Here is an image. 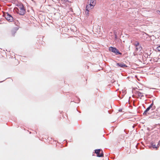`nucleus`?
<instances>
[{
  "instance_id": "obj_1",
  "label": "nucleus",
  "mask_w": 160,
  "mask_h": 160,
  "mask_svg": "<svg viewBox=\"0 0 160 160\" xmlns=\"http://www.w3.org/2000/svg\"><path fill=\"white\" fill-rule=\"evenodd\" d=\"M96 4V2L95 1H93L92 2H91L89 4L86 6V11L85 13L88 16L89 15L90 10L93 8Z\"/></svg>"
},
{
  "instance_id": "obj_2",
  "label": "nucleus",
  "mask_w": 160,
  "mask_h": 160,
  "mask_svg": "<svg viewBox=\"0 0 160 160\" xmlns=\"http://www.w3.org/2000/svg\"><path fill=\"white\" fill-rule=\"evenodd\" d=\"M16 11L17 13L20 15H23L26 12L24 7L22 4H20L18 7L17 8Z\"/></svg>"
},
{
  "instance_id": "obj_3",
  "label": "nucleus",
  "mask_w": 160,
  "mask_h": 160,
  "mask_svg": "<svg viewBox=\"0 0 160 160\" xmlns=\"http://www.w3.org/2000/svg\"><path fill=\"white\" fill-rule=\"evenodd\" d=\"M109 51L115 53L116 55L122 54V53L116 48L111 47L109 48Z\"/></svg>"
},
{
  "instance_id": "obj_4",
  "label": "nucleus",
  "mask_w": 160,
  "mask_h": 160,
  "mask_svg": "<svg viewBox=\"0 0 160 160\" xmlns=\"http://www.w3.org/2000/svg\"><path fill=\"white\" fill-rule=\"evenodd\" d=\"M6 19L9 22H11L13 21V17L8 13H6L4 14Z\"/></svg>"
},
{
  "instance_id": "obj_5",
  "label": "nucleus",
  "mask_w": 160,
  "mask_h": 160,
  "mask_svg": "<svg viewBox=\"0 0 160 160\" xmlns=\"http://www.w3.org/2000/svg\"><path fill=\"white\" fill-rule=\"evenodd\" d=\"M95 153L97 154L98 157H102L103 156L102 151L100 149L96 150Z\"/></svg>"
},
{
  "instance_id": "obj_6",
  "label": "nucleus",
  "mask_w": 160,
  "mask_h": 160,
  "mask_svg": "<svg viewBox=\"0 0 160 160\" xmlns=\"http://www.w3.org/2000/svg\"><path fill=\"white\" fill-rule=\"evenodd\" d=\"M117 66L118 67H121L123 68L127 67L126 64L123 63H117Z\"/></svg>"
},
{
  "instance_id": "obj_7",
  "label": "nucleus",
  "mask_w": 160,
  "mask_h": 160,
  "mask_svg": "<svg viewBox=\"0 0 160 160\" xmlns=\"http://www.w3.org/2000/svg\"><path fill=\"white\" fill-rule=\"evenodd\" d=\"M153 105V103L152 102L151 105L148 107V108L146 109L145 110V111L143 113V114L146 115L147 114V112L152 107V106Z\"/></svg>"
},
{
  "instance_id": "obj_8",
  "label": "nucleus",
  "mask_w": 160,
  "mask_h": 160,
  "mask_svg": "<svg viewBox=\"0 0 160 160\" xmlns=\"http://www.w3.org/2000/svg\"><path fill=\"white\" fill-rule=\"evenodd\" d=\"M136 47V48H135V52L136 53V54L137 55H138V51L139 50H141L142 47L141 46H139L138 47ZM138 54H139L138 53Z\"/></svg>"
},
{
  "instance_id": "obj_9",
  "label": "nucleus",
  "mask_w": 160,
  "mask_h": 160,
  "mask_svg": "<svg viewBox=\"0 0 160 160\" xmlns=\"http://www.w3.org/2000/svg\"><path fill=\"white\" fill-rule=\"evenodd\" d=\"M136 94L138 95V96L139 97H142L143 96V93L140 92L139 91H137L136 92Z\"/></svg>"
},
{
  "instance_id": "obj_10",
  "label": "nucleus",
  "mask_w": 160,
  "mask_h": 160,
  "mask_svg": "<svg viewBox=\"0 0 160 160\" xmlns=\"http://www.w3.org/2000/svg\"><path fill=\"white\" fill-rule=\"evenodd\" d=\"M133 45L135 47H138L139 45V43L138 41H135V42L133 43Z\"/></svg>"
},
{
  "instance_id": "obj_11",
  "label": "nucleus",
  "mask_w": 160,
  "mask_h": 160,
  "mask_svg": "<svg viewBox=\"0 0 160 160\" xmlns=\"http://www.w3.org/2000/svg\"><path fill=\"white\" fill-rule=\"evenodd\" d=\"M147 35L145 33H143L142 34V38L144 39V40H145L146 39V38H145L146 36H147Z\"/></svg>"
},
{
  "instance_id": "obj_12",
  "label": "nucleus",
  "mask_w": 160,
  "mask_h": 160,
  "mask_svg": "<svg viewBox=\"0 0 160 160\" xmlns=\"http://www.w3.org/2000/svg\"><path fill=\"white\" fill-rule=\"evenodd\" d=\"M157 50L158 51L160 52V45L157 48Z\"/></svg>"
},
{
  "instance_id": "obj_13",
  "label": "nucleus",
  "mask_w": 160,
  "mask_h": 160,
  "mask_svg": "<svg viewBox=\"0 0 160 160\" xmlns=\"http://www.w3.org/2000/svg\"><path fill=\"white\" fill-rule=\"evenodd\" d=\"M152 146L153 148H156V147L155 145H153V144H152Z\"/></svg>"
},
{
  "instance_id": "obj_14",
  "label": "nucleus",
  "mask_w": 160,
  "mask_h": 160,
  "mask_svg": "<svg viewBox=\"0 0 160 160\" xmlns=\"http://www.w3.org/2000/svg\"><path fill=\"white\" fill-rule=\"evenodd\" d=\"M157 13H159V12H160V11H159V10L157 11Z\"/></svg>"
},
{
  "instance_id": "obj_15",
  "label": "nucleus",
  "mask_w": 160,
  "mask_h": 160,
  "mask_svg": "<svg viewBox=\"0 0 160 160\" xmlns=\"http://www.w3.org/2000/svg\"><path fill=\"white\" fill-rule=\"evenodd\" d=\"M157 126V125H154V128H155L156 127V126Z\"/></svg>"
},
{
  "instance_id": "obj_16",
  "label": "nucleus",
  "mask_w": 160,
  "mask_h": 160,
  "mask_svg": "<svg viewBox=\"0 0 160 160\" xmlns=\"http://www.w3.org/2000/svg\"><path fill=\"white\" fill-rule=\"evenodd\" d=\"M154 129V128H152L151 129V130H152V129Z\"/></svg>"
},
{
  "instance_id": "obj_17",
  "label": "nucleus",
  "mask_w": 160,
  "mask_h": 160,
  "mask_svg": "<svg viewBox=\"0 0 160 160\" xmlns=\"http://www.w3.org/2000/svg\"><path fill=\"white\" fill-rule=\"evenodd\" d=\"M60 118H62L60 117Z\"/></svg>"
},
{
  "instance_id": "obj_18",
  "label": "nucleus",
  "mask_w": 160,
  "mask_h": 160,
  "mask_svg": "<svg viewBox=\"0 0 160 160\" xmlns=\"http://www.w3.org/2000/svg\"><path fill=\"white\" fill-rule=\"evenodd\" d=\"M61 114L62 115V113H61Z\"/></svg>"
}]
</instances>
